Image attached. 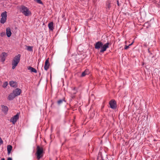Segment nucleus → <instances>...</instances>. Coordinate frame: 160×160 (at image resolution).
Here are the masks:
<instances>
[{
    "mask_svg": "<svg viewBox=\"0 0 160 160\" xmlns=\"http://www.w3.org/2000/svg\"><path fill=\"white\" fill-rule=\"evenodd\" d=\"M21 56V54H18L15 56L14 58L12 60V69H14L17 66L18 64L20 62Z\"/></svg>",
    "mask_w": 160,
    "mask_h": 160,
    "instance_id": "obj_1",
    "label": "nucleus"
},
{
    "mask_svg": "<svg viewBox=\"0 0 160 160\" xmlns=\"http://www.w3.org/2000/svg\"><path fill=\"white\" fill-rule=\"evenodd\" d=\"M37 151L35 155L38 160H39L40 158H42L43 155V148L39 146L37 147Z\"/></svg>",
    "mask_w": 160,
    "mask_h": 160,
    "instance_id": "obj_2",
    "label": "nucleus"
},
{
    "mask_svg": "<svg viewBox=\"0 0 160 160\" xmlns=\"http://www.w3.org/2000/svg\"><path fill=\"white\" fill-rule=\"evenodd\" d=\"M20 10L21 12L25 16H28L31 14L28 9L24 6H22Z\"/></svg>",
    "mask_w": 160,
    "mask_h": 160,
    "instance_id": "obj_3",
    "label": "nucleus"
},
{
    "mask_svg": "<svg viewBox=\"0 0 160 160\" xmlns=\"http://www.w3.org/2000/svg\"><path fill=\"white\" fill-rule=\"evenodd\" d=\"M7 13L6 11L2 13L1 14V18L0 20V22L1 23L4 24L6 22L7 16Z\"/></svg>",
    "mask_w": 160,
    "mask_h": 160,
    "instance_id": "obj_4",
    "label": "nucleus"
},
{
    "mask_svg": "<svg viewBox=\"0 0 160 160\" xmlns=\"http://www.w3.org/2000/svg\"><path fill=\"white\" fill-rule=\"evenodd\" d=\"M111 44L109 42H107L104 44H103V45L101 47V48L100 50V52H104L106 51L107 49L109 47V45Z\"/></svg>",
    "mask_w": 160,
    "mask_h": 160,
    "instance_id": "obj_5",
    "label": "nucleus"
},
{
    "mask_svg": "<svg viewBox=\"0 0 160 160\" xmlns=\"http://www.w3.org/2000/svg\"><path fill=\"white\" fill-rule=\"evenodd\" d=\"M111 7V1L110 0H107L106 2L105 6L106 11L108 12Z\"/></svg>",
    "mask_w": 160,
    "mask_h": 160,
    "instance_id": "obj_6",
    "label": "nucleus"
},
{
    "mask_svg": "<svg viewBox=\"0 0 160 160\" xmlns=\"http://www.w3.org/2000/svg\"><path fill=\"white\" fill-rule=\"evenodd\" d=\"M19 115L17 113L16 115H14L11 118L10 122H12L13 124H14L17 121Z\"/></svg>",
    "mask_w": 160,
    "mask_h": 160,
    "instance_id": "obj_7",
    "label": "nucleus"
},
{
    "mask_svg": "<svg viewBox=\"0 0 160 160\" xmlns=\"http://www.w3.org/2000/svg\"><path fill=\"white\" fill-rule=\"evenodd\" d=\"M109 104L111 108L113 109L116 108V102L114 100H111L109 102Z\"/></svg>",
    "mask_w": 160,
    "mask_h": 160,
    "instance_id": "obj_8",
    "label": "nucleus"
},
{
    "mask_svg": "<svg viewBox=\"0 0 160 160\" xmlns=\"http://www.w3.org/2000/svg\"><path fill=\"white\" fill-rule=\"evenodd\" d=\"M102 45H103V43L101 42L98 41L95 43V48L97 49H99L100 48L101 49Z\"/></svg>",
    "mask_w": 160,
    "mask_h": 160,
    "instance_id": "obj_9",
    "label": "nucleus"
},
{
    "mask_svg": "<svg viewBox=\"0 0 160 160\" xmlns=\"http://www.w3.org/2000/svg\"><path fill=\"white\" fill-rule=\"evenodd\" d=\"M49 65L50 63H49V58H48L46 59L45 62L44 68L46 71H47L48 70Z\"/></svg>",
    "mask_w": 160,
    "mask_h": 160,
    "instance_id": "obj_10",
    "label": "nucleus"
},
{
    "mask_svg": "<svg viewBox=\"0 0 160 160\" xmlns=\"http://www.w3.org/2000/svg\"><path fill=\"white\" fill-rule=\"evenodd\" d=\"M16 96L20 95L21 92V90L20 89L17 88L13 91L12 92Z\"/></svg>",
    "mask_w": 160,
    "mask_h": 160,
    "instance_id": "obj_11",
    "label": "nucleus"
},
{
    "mask_svg": "<svg viewBox=\"0 0 160 160\" xmlns=\"http://www.w3.org/2000/svg\"><path fill=\"white\" fill-rule=\"evenodd\" d=\"M2 110L5 113H6L8 110V108L7 106L1 105Z\"/></svg>",
    "mask_w": 160,
    "mask_h": 160,
    "instance_id": "obj_12",
    "label": "nucleus"
},
{
    "mask_svg": "<svg viewBox=\"0 0 160 160\" xmlns=\"http://www.w3.org/2000/svg\"><path fill=\"white\" fill-rule=\"evenodd\" d=\"M16 96L13 92L10 93L8 96V99L10 101L13 99Z\"/></svg>",
    "mask_w": 160,
    "mask_h": 160,
    "instance_id": "obj_13",
    "label": "nucleus"
},
{
    "mask_svg": "<svg viewBox=\"0 0 160 160\" xmlns=\"http://www.w3.org/2000/svg\"><path fill=\"white\" fill-rule=\"evenodd\" d=\"M7 56V53L5 52L2 53L1 56V58L3 62H4L5 60V58Z\"/></svg>",
    "mask_w": 160,
    "mask_h": 160,
    "instance_id": "obj_14",
    "label": "nucleus"
},
{
    "mask_svg": "<svg viewBox=\"0 0 160 160\" xmlns=\"http://www.w3.org/2000/svg\"><path fill=\"white\" fill-rule=\"evenodd\" d=\"M6 34L8 37H9L11 36L12 33L11 31V29L9 28H6Z\"/></svg>",
    "mask_w": 160,
    "mask_h": 160,
    "instance_id": "obj_15",
    "label": "nucleus"
},
{
    "mask_svg": "<svg viewBox=\"0 0 160 160\" xmlns=\"http://www.w3.org/2000/svg\"><path fill=\"white\" fill-rule=\"evenodd\" d=\"M48 27L49 29L51 31H52L54 29L53 28V22H51L48 24Z\"/></svg>",
    "mask_w": 160,
    "mask_h": 160,
    "instance_id": "obj_16",
    "label": "nucleus"
},
{
    "mask_svg": "<svg viewBox=\"0 0 160 160\" xmlns=\"http://www.w3.org/2000/svg\"><path fill=\"white\" fill-rule=\"evenodd\" d=\"M10 86L12 87L16 88L17 87V82L13 81H11L9 82Z\"/></svg>",
    "mask_w": 160,
    "mask_h": 160,
    "instance_id": "obj_17",
    "label": "nucleus"
},
{
    "mask_svg": "<svg viewBox=\"0 0 160 160\" xmlns=\"http://www.w3.org/2000/svg\"><path fill=\"white\" fill-rule=\"evenodd\" d=\"M28 70H30L31 72H33L34 73L37 72V70L35 68L31 66H29L28 67Z\"/></svg>",
    "mask_w": 160,
    "mask_h": 160,
    "instance_id": "obj_18",
    "label": "nucleus"
},
{
    "mask_svg": "<svg viewBox=\"0 0 160 160\" xmlns=\"http://www.w3.org/2000/svg\"><path fill=\"white\" fill-rule=\"evenodd\" d=\"M63 102H66L64 98H63L62 99H60L57 102V103L58 105H59L62 103Z\"/></svg>",
    "mask_w": 160,
    "mask_h": 160,
    "instance_id": "obj_19",
    "label": "nucleus"
},
{
    "mask_svg": "<svg viewBox=\"0 0 160 160\" xmlns=\"http://www.w3.org/2000/svg\"><path fill=\"white\" fill-rule=\"evenodd\" d=\"M12 148V147L11 145H9L7 146V151L8 153L9 154Z\"/></svg>",
    "mask_w": 160,
    "mask_h": 160,
    "instance_id": "obj_20",
    "label": "nucleus"
},
{
    "mask_svg": "<svg viewBox=\"0 0 160 160\" xmlns=\"http://www.w3.org/2000/svg\"><path fill=\"white\" fill-rule=\"evenodd\" d=\"M27 50L28 51H30V52H31V51H32V50H33L32 47L30 46H27Z\"/></svg>",
    "mask_w": 160,
    "mask_h": 160,
    "instance_id": "obj_21",
    "label": "nucleus"
},
{
    "mask_svg": "<svg viewBox=\"0 0 160 160\" xmlns=\"http://www.w3.org/2000/svg\"><path fill=\"white\" fill-rule=\"evenodd\" d=\"M8 82H5L3 83V85H2V87L4 88H5L8 85Z\"/></svg>",
    "mask_w": 160,
    "mask_h": 160,
    "instance_id": "obj_22",
    "label": "nucleus"
},
{
    "mask_svg": "<svg viewBox=\"0 0 160 160\" xmlns=\"http://www.w3.org/2000/svg\"><path fill=\"white\" fill-rule=\"evenodd\" d=\"M86 75H87V73H85V72H83L82 73L81 77H84Z\"/></svg>",
    "mask_w": 160,
    "mask_h": 160,
    "instance_id": "obj_23",
    "label": "nucleus"
},
{
    "mask_svg": "<svg viewBox=\"0 0 160 160\" xmlns=\"http://www.w3.org/2000/svg\"><path fill=\"white\" fill-rule=\"evenodd\" d=\"M37 3H39V4H42V2L41 0H37Z\"/></svg>",
    "mask_w": 160,
    "mask_h": 160,
    "instance_id": "obj_24",
    "label": "nucleus"
},
{
    "mask_svg": "<svg viewBox=\"0 0 160 160\" xmlns=\"http://www.w3.org/2000/svg\"><path fill=\"white\" fill-rule=\"evenodd\" d=\"M84 72H85V73H87V75L89 73L88 70H85Z\"/></svg>",
    "mask_w": 160,
    "mask_h": 160,
    "instance_id": "obj_25",
    "label": "nucleus"
},
{
    "mask_svg": "<svg viewBox=\"0 0 160 160\" xmlns=\"http://www.w3.org/2000/svg\"><path fill=\"white\" fill-rule=\"evenodd\" d=\"M5 35V33L4 32H2L1 33V37H3Z\"/></svg>",
    "mask_w": 160,
    "mask_h": 160,
    "instance_id": "obj_26",
    "label": "nucleus"
},
{
    "mask_svg": "<svg viewBox=\"0 0 160 160\" xmlns=\"http://www.w3.org/2000/svg\"><path fill=\"white\" fill-rule=\"evenodd\" d=\"M129 45H128V46L126 45L125 46V47L124 48V49H126V50L127 49L129 48Z\"/></svg>",
    "mask_w": 160,
    "mask_h": 160,
    "instance_id": "obj_27",
    "label": "nucleus"
},
{
    "mask_svg": "<svg viewBox=\"0 0 160 160\" xmlns=\"http://www.w3.org/2000/svg\"><path fill=\"white\" fill-rule=\"evenodd\" d=\"M117 4H118V5L119 6V2H118V0L117 1Z\"/></svg>",
    "mask_w": 160,
    "mask_h": 160,
    "instance_id": "obj_28",
    "label": "nucleus"
},
{
    "mask_svg": "<svg viewBox=\"0 0 160 160\" xmlns=\"http://www.w3.org/2000/svg\"><path fill=\"white\" fill-rule=\"evenodd\" d=\"M7 160H12V159L11 158H8Z\"/></svg>",
    "mask_w": 160,
    "mask_h": 160,
    "instance_id": "obj_29",
    "label": "nucleus"
},
{
    "mask_svg": "<svg viewBox=\"0 0 160 160\" xmlns=\"http://www.w3.org/2000/svg\"><path fill=\"white\" fill-rule=\"evenodd\" d=\"M133 43V42L131 44H130L129 45V46H131V45H132Z\"/></svg>",
    "mask_w": 160,
    "mask_h": 160,
    "instance_id": "obj_30",
    "label": "nucleus"
},
{
    "mask_svg": "<svg viewBox=\"0 0 160 160\" xmlns=\"http://www.w3.org/2000/svg\"><path fill=\"white\" fill-rule=\"evenodd\" d=\"M148 53H149L151 52H150V50H149V49H148Z\"/></svg>",
    "mask_w": 160,
    "mask_h": 160,
    "instance_id": "obj_31",
    "label": "nucleus"
},
{
    "mask_svg": "<svg viewBox=\"0 0 160 160\" xmlns=\"http://www.w3.org/2000/svg\"><path fill=\"white\" fill-rule=\"evenodd\" d=\"M150 55L149 56H151V55H152V53H151V52H150Z\"/></svg>",
    "mask_w": 160,
    "mask_h": 160,
    "instance_id": "obj_32",
    "label": "nucleus"
},
{
    "mask_svg": "<svg viewBox=\"0 0 160 160\" xmlns=\"http://www.w3.org/2000/svg\"><path fill=\"white\" fill-rule=\"evenodd\" d=\"M2 160H5V159L4 158H2Z\"/></svg>",
    "mask_w": 160,
    "mask_h": 160,
    "instance_id": "obj_33",
    "label": "nucleus"
},
{
    "mask_svg": "<svg viewBox=\"0 0 160 160\" xmlns=\"http://www.w3.org/2000/svg\"><path fill=\"white\" fill-rule=\"evenodd\" d=\"M153 57H154L153 56H152V58H153Z\"/></svg>",
    "mask_w": 160,
    "mask_h": 160,
    "instance_id": "obj_34",
    "label": "nucleus"
},
{
    "mask_svg": "<svg viewBox=\"0 0 160 160\" xmlns=\"http://www.w3.org/2000/svg\"><path fill=\"white\" fill-rule=\"evenodd\" d=\"M50 160H51L50 159Z\"/></svg>",
    "mask_w": 160,
    "mask_h": 160,
    "instance_id": "obj_35",
    "label": "nucleus"
}]
</instances>
